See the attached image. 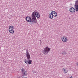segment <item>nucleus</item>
<instances>
[{
	"label": "nucleus",
	"mask_w": 78,
	"mask_h": 78,
	"mask_svg": "<svg viewBox=\"0 0 78 78\" xmlns=\"http://www.w3.org/2000/svg\"><path fill=\"white\" fill-rule=\"evenodd\" d=\"M61 39L62 42H67L68 41V39L66 36L62 37Z\"/></svg>",
	"instance_id": "nucleus-4"
},
{
	"label": "nucleus",
	"mask_w": 78,
	"mask_h": 78,
	"mask_svg": "<svg viewBox=\"0 0 78 78\" xmlns=\"http://www.w3.org/2000/svg\"><path fill=\"white\" fill-rule=\"evenodd\" d=\"M51 14H52L53 16L54 17H56L57 16V13L55 11H52L51 12Z\"/></svg>",
	"instance_id": "nucleus-9"
},
{
	"label": "nucleus",
	"mask_w": 78,
	"mask_h": 78,
	"mask_svg": "<svg viewBox=\"0 0 78 78\" xmlns=\"http://www.w3.org/2000/svg\"><path fill=\"white\" fill-rule=\"evenodd\" d=\"M36 17L37 18H40V14L39 12H37L36 11H34L32 12V23H36L37 22V20H36Z\"/></svg>",
	"instance_id": "nucleus-1"
},
{
	"label": "nucleus",
	"mask_w": 78,
	"mask_h": 78,
	"mask_svg": "<svg viewBox=\"0 0 78 78\" xmlns=\"http://www.w3.org/2000/svg\"><path fill=\"white\" fill-rule=\"evenodd\" d=\"M14 27L13 26H10L9 27V31L10 33L13 34L14 33Z\"/></svg>",
	"instance_id": "nucleus-2"
},
{
	"label": "nucleus",
	"mask_w": 78,
	"mask_h": 78,
	"mask_svg": "<svg viewBox=\"0 0 78 78\" xmlns=\"http://www.w3.org/2000/svg\"><path fill=\"white\" fill-rule=\"evenodd\" d=\"M32 64V61L31 60H29L28 61V64Z\"/></svg>",
	"instance_id": "nucleus-13"
},
{
	"label": "nucleus",
	"mask_w": 78,
	"mask_h": 78,
	"mask_svg": "<svg viewBox=\"0 0 78 78\" xmlns=\"http://www.w3.org/2000/svg\"><path fill=\"white\" fill-rule=\"evenodd\" d=\"M26 20L27 22H32V20H31V18L29 16L27 17L26 18Z\"/></svg>",
	"instance_id": "nucleus-8"
},
{
	"label": "nucleus",
	"mask_w": 78,
	"mask_h": 78,
	"mask_svg": "<svg viewBox=\"0 0 78 78\" xmlns=\"http://www.w3.org/2000/svg\"><path fill=\"white\" fill-rule=\"evenodd\" d=\"M76 11V9H75V8L73 7H71L69 9V11L71 13H75Z\"/></svg>",
	"instance_id": "nucleus-7"
},
{
	"label": "nucleus",
	"mask_w": 78,
	"mask_h": 78,
	"mask_svg": "<svg viewBox=\"0 0 78 78\" xmlns=\"http://www.w3.org/2000/svg\"><path fill=\"white\" fill-rule=\"evenodd\" d=\"M70 78H73L72 77V76H71V77H70Z\"/></svg>",
	"instance_id": "nucleus-19"
},
{
	"label": "nucleus",
	"mask_w": 78,
	"mask_h": 78,
	"mask_svg": "<svg viewBox=\"0 0 78 78\" xmlns=\"http://www.w3.org/2000/svg\"><path fill=\"white\" fill-rule=\"evenodd\" d=\"M26 58L28 60H29L30 59H31L30 55L27 50H26Z\"/></svg>",
	"instance_id": "nucleus-5"
},
{
	"label": "nucleus",
	"mask_w": 78,
	"mask_h": 78,
	"mask_svg": "<svg viewBox=\"0 0 78 78\" xmlns=\"http://www.w3.org/2000/svg\"><path fill=\"white\" fill-rule=\"evenodd\" d=\"M76 66H78V63H76Z\"/></svg>",
	"instance_id": "nucleus-18"
},
{
	"label": "nucleus",
	"mask_w": 78,
	"mask_h": 78,
	"mask_svg": "<svg viewBox=\"0 0 78 78\" xmlns=\"http://www.w3.org/2000/svg\"><path fill=\"white\" fill-rule=\"evenodd\" d=\"M78 1H76L75 2V5H74L75 8L76 9V11H78Z\"/></svg>",
	"instance_id": "nucleus-6"
},
{
	"label": "nucleus",
	"mask_w": 78,
	"mask_h": 78,
	"mask_svg": "<svg viewBox=\"0 0 78 78\" xmlns=\"http://www.w3.org/2000/svg\"><path fill=\"white\" fill-rule=\"evenodd\" d=\"M22 78H27V77H26L23 76L22 77Z\"/></svg>",
	"instance_id": "nucleus-17"
},
{
	"label": "nucleus",
	"mask_w": 78,
	"mask_h": 78,
	"mask_svg": "<svg viewBox=\"0 0 78 78\" xmlns=\"http://www.w3.org/2000/svg\"><path fill=\"white\" fill-rule=\"evenodd\" d=\"M24 62L26 64H28V60L25 59Z\"/></svg>",
	"instance_id": "nucleus-11"
},
{
	"label": "nucleus",
	"mask_w": 78,
	"mask_h": 78,
	"mask_svg": "<svg viewBox=\"0 0 78 78\" xmlns=\"http://www.w3.org/2000/svg\"><path fill=\"white\" fill-rule=\"evenodd\" d=\"M68 72V71L66 70L65 69H64V73H67Z\"/></svg>",
	"instance_id": "nucleus-14"
},
{
	"label": "nucleus",
	"mask_w": 78,
	"mask_h": 78,
	"mask_svg": "<svg viewBox=\"0 0 78 78\" xmlns=\"http://www.w3.org/2000/svg\"><path fill=\"white\" fill-rule=\"evenodd\" d=\"M25 69H24V68H22L21 69V71L22 73L24 72H25Z\"/></svg>",
	"instance_id": "nucleus-15"
},
{
	"label": "nucleus",
	"mask_w": 78,
	"mask_h": 78,
	"mask_svg": "<svg viewBox=\"0 0 78 78\" xmlns=\"http://www.w3.org/2000/svg\"><path fill=\"white\" fill-rule=\"evenodd\" d=\"M23 74L24 75H25L26 76L28 75V73L27 71L24 72Z\"/></svg>",
	"instance_id": "nucleus-12"
},
{
	"label": "nucleus",
	"mask_w": 78,
	"mask_h": 78,
	"mask_svg": "<svg viewBox=\"0 0 78 78\" xmlns=\"http://www.w3.org/2000/svg\"><path fill=\"white\" fill-rule=\"evenodd\" d=\"M62 54L63 55H66V52H62Z\"/></svg>",
	"instance_id": "nucleus-16"
},
{
	"label": "nucleus",
	"mask_w": 78,
	"mask_h": 78,
	"mask_svg": "<svg viewBox=\"0 0 78 78\" xmlns=\"http://www.w3.org/2000/svg\"><path fill=\"white\" fill-rule=\"evenodd\" d=\"M49 18H50V19H52V18H53V15L51 13L49 14Z\"/></svg>",
	"instance_id": "nucleus-10"
},
{
	"label": "nucleus",
	"mask_w": 78,
	"mask_h": 78,
	"mask_svg": "<svg viewBox=\"0 0 78 78\" xmlns=\"http://www.w3.org/2000/svg\"><path fill=\"white\" fill-rule=\"evenodd\" d=\"M49 51V48L48 47H46L44 48V50L43 51V53L44 54H47Z\"/></svg>",
	"instance_id": "nucleus-3"
}]
</instances>
